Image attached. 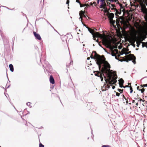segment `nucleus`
Listing matches in <instances>:
<instances>
[{
  "instance_id": "62",
  "label": "nucleus",
  "mask_w": 147,
  "mask_h": 147,
  "mask_svg": "<svg viewBox=\"0 0 147 147\" xmlns=\"http://www.w3.org/2000/svg\"><path fill=\"white\" fill-rule=\"evenodd\" d=\"M7 78H8V80H9V79H8V77H7Z\"/></svg>"
},
{
  "instance_id": "14",
  "label": "nucleus",
  "mask_w": 147,
  "mask_h": 147,
  "mask_svg": "<svg viewBox=\"0 0 147 147\" xmlns=\"http://www.w3.org/2000/svg\"><path fill=\"white\" fill-rule=\"evenodd\" d=\"M9 67L10 68V69L11 71L13 72L14 70V69L13 65L11 64H9Z\"/></svg>"
},
{
  "instance_id": "10",
  "label": "nucleus",
  "mask_w": 147,
  "mask_h": 147,
  "mask_svg": "<svg viewBox=\"0 0 147 147\" xmlns=\"http://www.w3.org/2000/svg\"><path fill=\"white\" fill-rule=\"evenodd\" d=\"M33 34L34 35V36L35 37V38L36 39H37L39 40H41V38L40 35L39 34L35 32H33Z\"/></svg>"
},
{
  "instance_id": "27",
  "label": "nucleus",
  "mask_w": 147,
  "mask_h": 147,
  "mask_svg": "<svg viewBox=\"0 0 147 147\" xmlns=\"http://www.w3.org/2000/svg\"><path fill=\"white\" fill-rule=\"evenodd\" d=\"M111 5L112 7H113V8H114V7H115V5L114 4H111Z\"/></svg>"
},
{
  "instance_id": "9",
  "label": "nucleus",
  "mask_w": 147,
  "mask_h": 147,
  "mask_svg": "<svg viewBox=\"0 0 147 147\" xmlns=\"http://www.w3.org/2000/svg\"><path fill=\"white\" fill-rule=\"evenodd\" d=\"M127 56L129 57L130 59H131V60H133L132 62L134 63V64H136V62L135 60L136 58L133 55L129 54L127 55Z\"/></svg>"
},
{
  "instance_id": "34",
  "label": "nucleus",
  "mask_w": 147,
  "mask_h": 147,
  "mask_svg": "<svg viewBox=\"0 0 147 147\" xmlns=\"http://www.w3.org/2000/svg\"><path fill=\"white\" fill-rule=\"evenodd\" d=\"M100 1V0H97V4H99V3Z\"/></svg>"
},
{
  "instance_id": "5",
  "label": "nucleus",
  "mask_w": 147,
  "mask_h": 147,
  "mask_svg": "<svg viewBox=\"0 0 147 147\" xmlns=\"http://www.w3.org/2000/svg\"><path fill=\"white\" fill-rule=\"evenodd\" d=\"M141 11L143 13L145 14L144 18L146 21H147V8L145 5H142L141 6Z\"/></svg>"
},
{
  "instance_id": "17",
  "label": "nucleus",
  "mask_w": 147,
  "mask_h": 147,
  "mask_svg": "<svg viewBox=\"0 0 147 147\" xmlns=\"http://www.w3.org/2000/svg\"><path fill=\"white\" fill-rule=\"evenodd\" d=\"M31 103L30 102H28L26 103V104L27 106H28L29 107H32L30 106V105Z\"/></svg>"
},
{
  "instance_id": "39",
  "label": "nucleus",
  "mask_w": 147,
  "mask_h": 147,
  "mask_svg": "<svg viewBox=\"0 0 147 147\" xmlns=\"http://www.w3.org/2000/svg\"><path fill=\"white\" fill-rule=\"evenodd\" d=\"M140 44H137V47H139V45H140Z\"/></svg>"
},
{
  "instance_id": "2",
  "label": "nucleus",
  "mask_w": 147,
  "mask_h": 147,
  "mask_svg": "<svg viewBox=\"0 0 147 147\" xmlns=\"http://www.w3.org/2000/svg\"><path fill=\"white\" fill-rule=\"evenodd\" d=\"M109 75H107V74H106L104 72V73H105L107 76H108V77L110 79V80H109V84H111V86L113 84H115L117 82V80H116L117 79V78H115L114 77L112 79H111V75L113 74V71L112 70H111L110 69V71L109 72ZM104 73V72H103Z\"/></svg>"
},
{
  "instance_id": "46",
  "label": "nucleus",
  "mask_w": 147,
  "mask_h": 147,
  "mask_svg": "<svg viewBox=\"0 0 147 147\" xmlns=\"http://www.w3.org/2000/svg\"><path fill=\"white\" fill-rule=\"evenodd\" d=\"M10 86V85H9L7 87V88H8Z\"/></svg>"
},
{
  "instance_id": "24",
  "label": "nucleus",
  "mask_w": 147,
  "mask_h": 147,
  "mask_svg": "<svg viewBox=\"0 0 147 147\" xmlns=\"http://www.w3.org/2000/svg\"><path fill=\"white\" fill-rule=\"evenodd\" d=\"M116 95L118 96H119L120 95V94L118 92H117L116 93Z\"/></svg>"
},
{
  "instance_id": "32",
  "label": "nucleus",
  "mask_w": 147,
  "mask_h": 147,
  "mask_svg": "<svg viewBox=\"0 0 147 147\" xmlns=\"http://www.w3.org/2000/svg\"><path fill=\"white\" fill-rule=\"evenodd\" d=\"M123 98L125 99L126 100H127V99L125 98V97L123 95Z\"/></svg>"
},
{
  "instance_id": "21",
  "label": "nucleus",
  "mask_w": 147,
  "mask_h": 147,
  "mask_svg": "<svg viewBox=\"0 0 147 147\" xmlns=\"http://www.w3.org/2000/svg\"><path fill=\"white\" fill-rule=\"evenodd\" d=\"M39 147H44V146L41 143H40L39 144Z\"/></svg>"
},
{
  "instance_id": "38",
  "label": "nucleus",
  "mask_w": 147,
  "mask_h": 147,
  "mask_svg": "<svg viewBox=\"0 0 147 147\" xmlns=\"http://www.w3.org/2000/svg\"><path fill=\"white\" fill-rule=\"evenodd\" d=\"M109 1L110 2H113L114 1V0H109Z\"/></svg>"
},
{
  "instance_id": "51",
  "label": "nucleus",
  "mask_w": 147,
  "mask_h": 147,
  "mask_svg": "<svg viewBox=\"0 0 147 147\" xmlns=\"http://www.w3.org/2000/svg\"><path fill=\"white\" fill-rule=\"evenodd\" d=\"M138 96H139V95L138 94H137V98H138Z\"/></svg>"
},
{
  "instance_id": "49",
  "label": "nucleus",
  "mask_w": 147,
  "mask_h": 147,
  "mask_svg": "<svg viewBox=\"0 0 147 147\" xmlns=\"http://www.w3.org/2000/svg\"><path fill=\"white\" fill-rule=\"evenodd\" d=\"M90 59V57H88V58H87V60H89V59Z\"/></svg>"
},
{
  "instance_id": "58",
  "label": "nucleus",
  "mask_w": 147,
  "mask_h": 147,
  "mask_svg": "<svg viewBox=\"0 0 147 147\" xmlns=\"http://www.w3.org/2000/svg\"><path fill=\"white\" fill-rule=\"evenodd\" d=\"M134 99H137V98H134Z\"/></svg>"
},
{
  "instance_id": "35",
  "label": "nucleus",
  "mask_w": 147,
  "mask_h": 147,
  "mask_svg": "<svg viewBox=\"0 0 147 147\" xmlns=\"http://www.w3.org/2000/svg\"><path fill=\"white\" fill-rule=\"evenodd\" d=\"M100 0V1L101 2H105V0Z\"/></svg>"
},
{
  "instance_id": "57",
  "label": "nucleus",
  "mask_w": 147,
  "mask_h": 147,
  "mask_svg": "<svg viewBox=\"0 0 147 147\" xmlns=\"http://www.w3.org/2000/svg\"><path fill=\"white\" fill-rule=\"evenodd\" d=\"M142 46L143 47H144V45L143 44L142 45Z\"/></svg>"
},
{
  "instance_id": "26",
  "label": "nucleus",
  "mask_w": 147,
  "mask_h": 147,
  "mask_svg": "<svg viewBox=\"0 0 147 147\" xmlns=\"http://www.w3.org/2000/svg\"><path fill=\"white\" fill-rule=\"evenodd\" d=\"M123 87L124 88H126V87H130V86H129L128 85H126V86H123Z\"/></svg>"
},
{
  "instance_id": "55",
  "label": "nucleus",
  "mask_w": 147,
  "mask_h": 147,
  "mask_svg": "<svg viewBox=\"0 0 147 147\" xmlns=\"http://www.w3.org/2000/svg\"><path fill=\"white\" fill-rule=\"evenodd\" d=\"M98 44H99V45L100 47H101V45L100 44H99V43H98Z\"/></svg>"
},
{
  "instance_id": "12",
  "label": "nucleus",
  "mask_w": 147,
  "mask_h": 147,
  "mask_svg": "<svg viewBox=\"0 0 147 147\" xmlns=\"http://www.w3.org/2000/svg\"><path fill=\"white\" fill-rule=\"evenodd\" d=\"M106 6V4L105 2H101V4L100 6V8H104L105 6Z\"/></svg>"
},
{
  "instance_id": "28",
  "label": "nucleus",
  "mask_w": 147,
  "mask_h": 147,
  "mask_svg": "<svg viewBox=\"0 0 147 147\" xmlns=\"http://www.w3.org/2000/svg\"><path fill=\"white\" fill-rule=\"evenodd\" d=\"M49 24L51 25V27H52V28L54 29V30H55V31H56V32H57V30H55L54 28V27H53V26H51V25L50 24H49Z\"/></svg>"
},
{
  "instance_id": "18",
  "label": "nucleus",
  "mask_w": 147,
  "mask_h": 147,
  "mask_svg": "<svg viewBox=\"0 0 147 147\" xmlns=\"http://www.w3.org/2000/svg\"><path fill=\"white\" fill-rule=\"evenodd\" d=\"M130 93H132V92H133V89H132V88L131 86H130Z\"/></svg>"
},
{
  "instance_id": "54",
  "label": "nucleus",
  "mask_w": 147,
  "mask_h": 147,
  "mask_svg": "<svg viewBox=\"0 0 147 147\" xmlns=\"http://www.w3.org/2000/svg\"><path fill=\"white\" fill-rule=\"evenodd\" d=\"M107 4L108 5L110 4V3H109L108 2Z\"/></svg>"
},
{
  "instance_id": "4",
  "label": "nucleus",
  "mask_w": 147,
  "mask_h": 147,
  "mask_svg": "<svg viewBox=\"0 0 147 147\" xmlns=\"http://www.w3.org/2000/svg\"><path fill=\"white\" fill-rule=\"evenodd\" d=\"M120 9H116L114 8H111V9L114 10L115 11H116L115 15L116 16H118V14L119 15L121 14L122 11L123 12V15L124 13L125 12V10L124 7L122 6V5L121 4L120 5Z\"/></svg>"
},
{
  "instance_id": "33",
  "label": "nucleus",
  "mask_w": 147,
  "mask_h": 147,
  "mask_svg": "<svg viewBox=\"0 0 147 147\" xmlns=\"http://www.w3.org/2000/svg\"><path fill=\"white\" fill-rule=\"evenodd\" d=\"M131 52H129L128 53H124V54H125V55H127V54H129V53H130Z\"/></svg>"
},
{
  "instance_id": "22",
  "label": "nucleus",
  "mask_w": 147,
  "mask_h": 147,
  "mask_svg": "<svg viewBox=\"0 0 147 147\" xmlns=\"http://www.w3.org/2000/svg\"><path fill=\"white\" fill-rule=\"evenodd\" d=\"M118 90L119 92H120V93H121L123 91V90H121L120 89H118Z\"/></svg>"
},
{
  "instance_id": "40",
  "label": "nucleus",
  "mask_w": 147,
  "mask_h": 147,
  "mask_svg": "<svg viewBox=\"0 0 147 147\" xmlns=\"http://www.w3.org/2000/svg\"><path fill=\"white\" fill-rule=\"evenodd\" d=\"M137 89H138V90H140V89H139V86H138V87H137Z\"/></svg>"
},
{
  "instance_id": "11",
  "label": "nucleus",
  "mask_w": 147,
  "mask_h": 147,
  "mask_svg": "<svg viewBox=\"0 0 147 147\" xmlns=\"http://www.w3.org/2000/svg\"><path fill=\"white\" fill-rule=\"evenodd\" d=\"M49 80L51 83L52 84H54L55 83L54 79L52 75L50 76Z\"/></svg>"
},
{
  "instance_id": "8",
  "label": "nucleus",
  "mask_w": 147,
  "mask_h": 147,
  "mask_svg": "<svg viewBox=\"0 0 147 147\" xmlns=\"http://www.w3.org/2000/svg\"><path fill=\"white\" fill-rule=\"evenodd\" d=\"M108 16V18L110 20V22L111 24H113L115 22L113 20V18L114 16V15L113 13H108L107 14Z\"/></svg>"
},
{
  "instance_id": "29",
  "label": "nucleus",
  "mask_w": 147,
  "mask_h": 147,
  "mask_svg": "<svg viewBox=\"0 0 147 147\" xmlns=\"http://www.w3.org/2000/svg\"><path fill=\"white\" fill-rule=\"evenodd\" d=\"M69 0H67L66 2V4H69Z\"/></svg>"
},
{
  "instance_id": "59",
  "label": "nucleus",
  "mask_w": 147,
  "mask_h": 147,
  "mask_svg": "<svg viewBox=\"0 0 147 147\" xmlns=\"http://www.w3.org/2000/svg\"><path fill=\"white\" fill-rule=\"evenodd\" d=\"M66 66H67V67H68L69 66H68L67 65H66Z\"/></svg>"
},
{
  "instance_id": "20",
  "label": "nucleus",
  "mask_w": 147,
  "mask_h": 147,
  "mask_svg": "<svg viewBox=\"0 0 147 147\" xmlns=\"http://www.w3.org/2000/svg\"><path fill=\"white\" fill-rule=\"evenodd\" d=\"M139 91H141V93H143L144 92V89H140L139 90Z\"/></svg>"
},
{
  "instance_id": "15",
  "label": "nucleus",
  "mask_w": 147,
  "mask_h": 147,
  "mask_svg": "<svg viewBox=\"0 0 147 147\" xmlns=\"http://www.w3.org/2000/svg\"><path fill=\"white\" fill-rule=\"evenodd\" d=\"M108 82V84H107V85L106 86V87H105V88H107V89L109 88H110V85H111V84H109V81L107 79V82H106V83H107Z\"/></svg>"
},
{
  "instance_id": "48",
  "label": "nucleus",
  "mask_w": 147,
  "mask_h": 147,
  "mask_svg": "<svg viewBox=\"0 0 147 147\" xmlns=\"http://www.w3.org/2000/svg\"><path fill=\"white\" fill-rule=\"evenodd\" d=\"M146 38V37H145L144 38V39H142V40H142V41H143V40H144V39L145 38Z\"/></svg>"
},
{
  "instance_id": "43",
  "label": "nucleus",
  "mask_w": 147,
  "mask_h": 147,
  "mask_svg": "<svg viewBox=\"0 0 147 147\" xmlns=\"http://www.w3.org/2000/svg\"><path fill=\"white\" fill-rule=\"evenodd\" d=\"M138 102H137L136 103V106H138Z\"/></svg>"
},
{
  "instance_id": "3",
  "label": "nucleus",
  "mask_w": 147,
  "mask_h": 147,
  "mask_svg": "<svg viewBox=\"0 0 147 147\" xmlns=\"http://www.w3.org/2000/svg\"><path fill=\"white\" fill-rule=\"evenodd\" d=\"M86 28L88 29V30L90 32L92 35L93 39L96 40V42H98V40L97 39L96 40L95 38H97L99 36V34L97 32H95L93 30L88 27H86Z\"/></svg>"
},
{
  "instance_id": "7",
  "label": "nucleus",
  "mask_w": 147,
  "mask_h": 147,
  "mask_svg": "<svg viewBox=\"0 0 147 147\" xmlns=\"http://www.w3.org/2000/svg\"><path fill=\"white\" fill-rule=\"evenodd\" d=\"M111 40L110 37H107L105 36L103 39V43L107 45H109L110 44Z\"/></svg>"
},
{
  "instance_id": "56",
  "label": "nucleus",
  "mask_w": 147,
  "mask_h": 147,
  "mask_svg": "<svg viewBox=\"0 0 147 147\" xmlns=\"http://www.w3.org/2000/svg\"><path fill=\"white\" fill-rule=\"evenodd\" d=\"M91 133H92V137H93V136H92V131H91Z\"/></svg>"
},
{
  "instance_id": "53",
  "label": "nucleus",
  "mask_w": 147,
  "mask_h": 147,
  "mask_svg": "<svg viewBox=\"0 0 147 147\" xmlns=\"http://www.w3.org/2000/svg\"><path fill=\"white\" fill-rule=\"evenodd\" d=\"M76 2H77L78 3H80L79 1H77V0H76Z\"/></svg>"
},
{
  "instance_id": "23",
  "label": "nucleus",
  "mask_w": 147,
  "mask_h": 147,
  "mask_svg": "<svg viewBox=\"0 0 147 147\" xmlns=\"http://www.w3.org/2000/svg\"><path fill=\"white\" fill-rule=\"evenodd\" d=\"M111 55H112L113 56H115V54L114 53H112Z\"/></svg>"
},
{
  "instance_id": "42",
  "label": "nucleus",
  "mask_w": 147,
  "mask_h": 147,
  "mask_svg": "<svg viewBox=\"0 0 147 147\" xmlns=\"http://www.w3.org/2000/svg\"><path fill=\"white\" fill-rule=\"evenodd\" d=\"M126 103H127V104H128V100H126Z\"/></svg>"
},
{
  "instance_id": "37",
  "label": "nucleus",
  "mask_w": 147,
  "mask_h": 147,
  "mask_svg": "<svg viewBox=\"0 0 147 147\" xmlns=\"http://www.w3.org/2000/svg\"><path fill=\"white\" fill-rule=\"evenodd\" d=\"M112 89H114L115 88V86H112Z\"/></svg>"
},
{
  "instance_id": "30",
  "label": "nucleus",
  "mask_w": 147,
  "mask_h": 147,
  "mask_svg": "<svg viewBox=\"0 0 147 147\" xmlns=\"http://www.w3.org/2000/svg\"><path fill=\"white\" fill-rule=\"evenodd\" d=\"M81 22H82V24L84 25V26H85V27H86H86H87L85 25H84V24L83 23V22H82V20H81Z\"/></svg>"
},
{
  "instance_id": "1",
  "label": "nucleus",
  "mask_w": 147,
  "mask_h": 147,
  "mask_svg": "<svg viewBox=\"0 0 147 147\" xmlns=\"http://www.w3.org/2000/svg\"><path fill=\"white\" fill-rule=\"evenodd\" d=\"M94 57L91 55L90 58L95 59L96 63L98 65L99 69H102L103 72L109 75L110 71V65L108 62L105 60V58H102L99 55L97 54L95 51H93Z\"/></svg>"
},
{
  "instance_id": "6",
  "label": "nucleus",
  "mask_w": 147,
  "mask_h": 147,
  "mask_svg": "<svg viewBox=\"0 0 147 147\" xmlns=\"http://www.w3.org/2000/svg\"><path fill=\"white\" fill-rule=\"evenodd\" d=\"M100 70H101L102 72V73H104L102 71V69H100ZM95 75L96 76L100 77V78L101 79V81L102 82L103 80V76L105 78V81L106 82H107V79L105 77L103 73L102 74V73L98 72V73L95 74Z\"/></svg>"
},
{
  "instance_id": "31",
  "label": "nucleus",
  "mask_w": 147,
  "mask_h": 147,
  "mask_svg": "<svg viewBox=\"0 0 147 147\" xmlns=\"http://www.w3.org/2000/svg\"><path fill=\"white\" fill-rule=\"evenodd\" d=\"M82 16H83L84 18H86V15L85 14L84 15H83Z\"/></svg>"
},
{
  "instance_id": "63",
  "label": "nucleus",
  "mask_w": 147,
  "mask_h": 147,
  "mask_svg": "<svg viewBox=\"0 0 147 147\" xmlns=\"http://www.w3.org/2000/svg\"><path fill=\"white\" fill-rule=\"evenodd\" d=\"M115 50L116 51H117V50H116V49H115Z\"/></svg>"
},
{
  "instance_id": "25",
  "label": "nucleus",
  "mask_w": 147,
  "mask_h": 147,
  "mask_svg": "<svg viewBox=\"0 0 147 147\" xmlns=\"http://www.w3.org/2000/svg\"><path fill=\"white\" fill-rule=\"evenodd\" d=\"M110 146L109 145H104L102 147H109Z\"/></svg>"
},
{
  "instance_id": "50",
  "label": "nucleus",
  "mask_w": 147,
  "mask_h": 147,
  "mask_svg": "<svg viewBox=\"0 0 147 147\" xmlns=\"http://www.w3.org/2000/svg\"><path fill=\"white\" fill-rule=\"evenodd\" d=\"M120 87H121V88H122V87H123V86H121V85H120Z\"/></svg>"
},
{
  "instance_id": "41",
  "label": "nucleus",
  "mask_w": 147,
  "mask_h": 147,
  "mask_svg": "<svg viewBox=\"0 0 147 147\" xmlns=\"http://www.w3.org/2000/svg\"><path fill=\"white\" fill-rule=\"evenodd\" d=\"M80 6L81 7H84V6H82V5L80 3Z\"/></svg>"
},
{
  "instance_id": "19",
  "label": "nucleus",
  "mask_w": 147,
  "mask_h": 147,
  "mask_svg": "<svg viewBox=\"0 0 147 147\" xmlns=\"http://www.w3.org/2000/svg\"><path fill=\"white\" fill-rule=\"evenodd\" d=\"M141 87H147V84L142 85H141Z\"/></svg>"
},
{
  "instance_id": "61",
  "label": "nucleus",
  "mask_w": 147,
  "mask_h": 147,
  "mask_svg": "<svg viewBox=\"0 0 147 147\" xmlns=\"http://www.w3.org/2000/svg\"><path fill=\"white\" fill-rule=\"evenodd\" d=\"M119 49H121V48L119 47Z\"/></svg>"
},
{
  "instance_id": "47",
  "label": "nucleus",
  "mask_w": 147,
  "mask_h": 147,
  "mask_svg": "<svg viewBox=\"0 0 147 147\" xmlns=\"http://www.w3.org/2000/svg\"><path fill=\"white\" fill-rule=\"evenodd\" d=\"M138 98L140 99V101H141V100H142V99L141 98Z\"/></svg>"
},
{
  "instance_id": "16",
  "label": "nucleus",
  "mask_w": 147,
  "mask_h": 147,
  "mask_svg": "<svg viewBox=\"0 0 147 147\" xmlns=\"http://www.w3.org/2000/svg\"><path fill=\"white\" fill-rule=\"evenodd\" d=\"M119 82L121 84H123L124 83V81L121 78V79H120V80H119Z\"/></svg>"
},
{
  "instance_id": "52",
  "label": "nucleus",
  "mask_w": 147,
  "mask_h": 147,
  "mask_svg": "<svg viewBox=\"0 0 147 147\" xmlns=\"http://www.w3.org/2000/svg\"><path fill=\"white\" fill-rule=\"evenodd\" d=\"M123 54H124V53H121V55H123Z\"/></svg>"
},
{
  "instance_id": "13",
  "label": "nucleus",
  "mask_w": 147,
  "mask_h": 147,
  "mask_svg": "<svg viewBox=\"0 0 147 147\" xmlns=\"http://www.w3.org/2000/svg\"><path fill=\"white\" fill-rule=\"evenodd\" d=\"M84 14L85 12L82 11H80V13H79V15L80 16V18H79L80 19H81V20H82V16L84 15Z\"/></svg>"
},
{
  "instance_id": "64",
  "label": "nucleus",
  "mask_w": 147,
  "mask_h": 147,
  "mask_svg": "<svg viewBox=\"0 0 147 147\" xmlns=\"http://www.w3.org/2000/svg\"><path fill=\"white\" fill-rule=\"evenodd\" d=\"M127 62H128V61H127Z\"/></svg>"
},
{
  "instance_id": "36",
  "label": "nucleus",
  "mask_w": 147,
  "mask_h": 147,
  "mask_svg": "<svg viewBox=\"0 0 147 147\" xmlns=\"http://www.w3.org/2000/svg\"><path fill=\"white\" fill-rule=\"evenodd\" d=\"M141 2H144V0H139Z\"/></svg>"
},
{
  "instance_id": "45",
  "label": "nucleus",
  "mask_w": 147,
  "mask_h": 147,
  "mask_svg": "<svg viewBox=\"0 0 147 147\" xmlns=\"http://www.w3.org/2000/svg\"><path fill=\"white\" fill-rule=\"evenodd\" d=\"M135 102V100H132V103H134Z\"/></svg>"
},
{
  "instance_id": "44",
  "label": "nucleus",
  "mask_w": 147,
  "mask_h": 147,
  "mask_svg": "<svg viewBox=\"0 0 147 147\" xmlns=\"http://www.w3.org/2000/svg\"><path fill=\"white\" fill-rule=\"evenodd\" d=\"M3 42H4V44L5 45V40H4V39L3 38Z\"/></svg>"
},
{
  "instance_id": "60",
  "label": "nucleus",
  "mask_w": 147,
  "mask_h": 147,
  "mask_svg": "<svg viewBox=\"0 0 147 147\" xmlns=\"http://www.w3.org/2000/svg\"><path fill=\"white\" fill-rule=\"evenodd\" d=\"M105 85H106V84H105L104 85V86Z\"/></svg>"
}]
</instances>
